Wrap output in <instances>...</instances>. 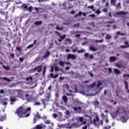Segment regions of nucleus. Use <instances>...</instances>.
<instances>
[{"label":"nucleus","mask_w":129,"mask_h":129,"mask_svg":"<svg viewBox=\"0 0 129 129\" xmlns=\"http://www.w3.org/2000/svg\"><path fill=\"white\" fill-rule=\"evenodd\" d=\"M111 116L114 118V117H119L122 122H126L127 119L125 117L127 115V113L124 111V110L122 108H119L118 109L116 112H115V115L111 114Z\"/></svg>","instance_id":"nucleus-1"},{"label":"nucleus","mask_w":129,"mask_h":129,"mask_svg":"<svg viewBox=\"0 0 129 129\" xmlns=\"http://www.w3.org/2000/svg\"><path fill=\"white\" fill-rule=\"evenodd\" d=\"M31 110V107H28L27 108H23V107H19L17 110V113L20 117H28L30 116V114H27L26 115L27 112H29Z\"/></svg>","instance_id":"nucleus-2"},{"label":"nucleus","mask_w":129,"mask_h":129,"mask_svg":"<svg viewBox=\"0 0 129 129\" xmlns=\"http://www.w3.org/2000/svg\"><path fill=\"white\" fill-rule=\"evenodd\" d=\"M103 88H104V86L102 84V83L100 81H99L97 85V89L98 90L97 93H99V92L101 91V89H103Z\"/></svg>","instance_id":"nucleus-3"},{"label":"nucleus","mask_w":129,"mask_h":129,"mask_svg":"<svg viewBox=\"0 0 129 129\" xmlns=\"http://www.w3.org/2000/svg\"><path fill=\"white\" fill-rule=\"evenodd\" d=\"M35 93L34 91H28L27 92V94L25 95V97L26 98H29V99L32 97V96H34Z\"/></svg>","instance_id":"nucleus-4"},{"label":"nucleus","mask_w":129,"mask_h":129,"mask_svg":"<svg viewBox=\"0 0 129 129\" xmlns=\"http://www.w3.org/2000/svg\"><path fill=\"white\" fill-rule=\"evenodd\" d=\"M36 70L38 72H41V71H42V66H39L37 67H36L34 69L30 70V72H34Z\"/></svg>","instance_id":"nucleus-5"},{"label":"nucleus","mask_w":129,"mask_h":129,"mask_svg":"<svg viewBox=\"0 0 129 129\" xmlns=\"http://www.w3.org/2000/svg\"><path fill=\"white\" fill-rule=\"evenodd\" d=\"M93 122L95 125H99V117L96 116V118L93 119Z\"/></svg>","instance_id":"nucleus-6"},{"label":"nucleus","mask_w":129,"mask_h":129,"mask_svg":"<svg viewBox=\"0 0 129 129\" xmlns=\"http://www.w3.org/2000/svg\"><path fill=\"white\" fill-rule=\"evenodd\" d=\"M63 89L64 91H68L70 93L72 92V90H69V86L67 84H64L63 85Z\"/></svg>","instance_id":"nucleus-7"},{"label":"nucleus","mask_w":129,"mask_h":129,"mask_svg":"<svg viewBox=\"0 0 129 129\" xmlns=\"http://www.w3.org/2000/svg\"><path fill=\"white\" fill-rule=\"evenodd\" d=\"M68 59H72V60H75L76 59V55L70 53L68 55Z\"/></svg>","instance_id":"nucleus-8"},{"label":"nucleus","mask_w":129,"mask_h":129,"mask_svg":"<svg viewBox=\"0 0 129 129\" xmlns=\"http://www.w3.org/2000/svg\"><path fill=\"white\" fill-rule=\"evenodd\" d=\"M117 57L115 56H110L109 57V62L110 63L117 61Z\"/></svg>","instance_id":"nucleus-9"},{"label":"nucleus","mask_w":129,"mask_h":129,"mask_svg":"<svg viewBox=\"0 0 129 129\" xmlns=\"http://www.w3.org/2000/svg\"><path fill=\"white\" fill-rule=\"evenodd\" d=\"M58 126H59V127H66V128H70L71 129L72 127L71 126H68V124H61V125H59Z\"/></svg>","instance_id":"nucleus-10"},{"label":"nucleus","mask_w":129,"mask_h":129,"mask_svg":"<svg viewBox=\"0 0 129 129\" xmlns=\"http://www.w3.org/2000/svg\"><path fill=\"white\" fill-rule=\"evenodd\" d=\"M87 118H86V119L87 121H88V123H91L92 122V120H91V117L88 116L87 115H85Z\"/></svg>","instance_id":"nucleus-11"},{"label":"nucleus","mask_w":129,"mask_h":129,"mask_svg":"<svg viewBox=\"0 0 129 129\" xmlns=\"http://www.w3.org/2000/svg\"><path fill=\"white\" fill-rule=\"evenodd\" d=\"M59 37L60 39H58V42H59L60 43H61V42H62V41H63V40H64V39H65V37H66V35H61V34H60Z\"/></svg>","instance_id":"nucleus-12"},{"label":"nucleus","mask_w":129,"mask_h":129,"mask_svg":"<svg viewBox=\"0 0 129 129\" xmlns=\"http://www.w3.org/2000/svg\"><path fill=\"white\" fill-rule=\"evenodd\" d=\"M67 3L66 2H63L62 4L60 5V8L61 9H63V10H66L67 7L66 6Z\"/></svg>","instance_id":"nucleus-13"},{"label":"nucleus","mask_w":129,"mask_h":129,"mask_svg":"<svg viewBox=\"0 0 129 129\" xmlns=\"http://www.w3.org/2000/svg\"><path fill=\"white\" fill-rule=\"evenodd\" d=\"M16 100H17V99H16V98H15L14 97H11L10 100H11V102L10 103V104L12 105H13V104H14V102H15Z\"/></svg>","instance_id":"nucleus-14"},{"label":"nucleus","mask_w":129,"mask_h":129,"mask_svg":"<svg viewBox=\"0 0 129 129\" xmlns=\"http://www.w3.org/2000/svg\"><path fill=\"white\" fill-rule=\"evenodd\" d=\"M72 51L73 52V53H76L77 52V50H78V47L73 45L72 47Z\"/></svg>","instance_id":"nucleus-15"},{"label":"nucleus","mask_w":129,"mask_h":129,"mask_svg":"<svg viewBox=\"0 0 129 129\" xmlns=\"http://www.w3.org/2000/svg\"><path fill=\"white\" fill-rule=\"evenodd\" d=\"M7 101H8V99H7V98L2 99V102L3 103V105H7V104H8Z\"/></svg>","instance_id":"nucleus-16"},{"label":"nucleus","mask_w":129,"mask_h":129,"mask_svg":"<svg viewBox=\"0 0 129 129\" xmlns=\"http://www.w3.org/2000/svg\"><path fill=\"white\" fill-rule=\"evenodd\" d=\"M116 15H117V16L119 15H126L127 13L126 12H124L123 11H120L119 12H116L115 13Z\"/></svg>","instance_id":"nucleus-17"},{"label":"nucleus","mask_w":129,"mask_h":129,"mask_svg":"<svg viewBox=\"0 0 129 129\" xmlns=\"http://www.w3.org/2000/svg\"><path fill=\"white\" fill-rule=\"evenodd\" d=\"M36 100H37V98L33 97V96L29 99L30 102H34V101H36Z\"/></svg>","instance_id":"nucleus-18"},{"label":"nucleus","mask_w":129,"mask_h":129,"mask_svg":"<svg viewBox=\"0 0 129 129\" xmlns=\"http://www.w3.org/2000/svg\"><path fill=\"white\" fill-rule=\"evenodd\" d=\"M51 78H57L58 76H59V75L58 74H56L55 75L53 73H51L50 74Z\"/></svg>","instance_id":"nucleus-19"},{"label":"nucleus","mask_w":129,"mask_h":129,"mask_svg":"<svg viewBox=\"0 0 129 129\" xmlns=\"http://www.w3.org/2000/svg\"><path fill=\"white\" fill-rule=\"evenodd\" d=\"M114 73L116 74V75H118L119 73H120V71L116 69H113Z\"/></svg>","instance_id":"nucleus-20"},{"label":"nucleus","mask_w":129,"mask_h":129,"mask_svg":"<svg viewBox=\"0 0 129 129\" xmlns=\"http://www.w3.org/2000/svg\"><path fill=\"white\" fill-rule=\"evenodd\" d=\"M49 55H50V52L48 51L45 52V55L43 56L44 58H48L49 56Z\"/></svg>","instance_id":"nucleus-21"},{"label":"nucleus","mask_w":129,"mask_h":129,"mask_svg":"<svg viewBox=\"0 0 129 129\" xmlns=\"http://www.w3.org/2000/svg\"><path fill=\"white\" fill-rule=\"evenodd\" d=\"M62 99L64 102V103H66L68 101V98L66 96H62Z\"/></svg>","instance_id":"nucleus-22"},{"label":"nucleus","mask_w":129,"mask_h":129,"mask_svg":"<svg viewBox=\"0 0 129 129\" xmlns=\"http://www.w3.org/2000/svg\"><path fill=\"white\" fill-rule=\"evenodd\" d=\"M64 113H65L66 116L67 117V118H68V117H69V116H70V112L69 111H68V110L66 111Z\"/></svg>","instance_id":"nucleus-23"},{"label":"nucleus","mask_w":129,"mask_h":129,"mask_svg":"<svg viewBox=\"0 0 129 129\" xmlns=\"http://www.w3.org/2000/svg\"><path fill=\"white\" fill-rule=\"evenodd\" d=\"M89 49L91 51H93V52H95V51H97V49H95L94 47L91 46L89 47Z\"/></svg>","instance_id":"nucleus-24"},{"label":"nucleus","mask_w":129,"mask_h":129,"mask_svg":"<svg viewBox=\"0 0 129 129\" xmlns=\"http://www.w3.org/2000/svg\"><path fill=\"white\" fill-rule=\"evenodd\" d=\"M6 120V116H0V121H4Z\"/></svg>","instance_id":"nucleus-25"},{"label":"nucleus","mask_w":129,"mask_h":129,"mask_svg":"<svg viewBox=\"0 0 129 129\" xmlns=\"http://www.w3.org/2000/svg\"><path fill=\"white\" fill-rule=\"evenodd\" d=\"M66 41L68 42V43H69L70 44H72V40H71V39L70 38H67Z\"/></svg>","instance_id":"nucleus-26"},{"label":"nucleus","mask_w":129,"mask_h":129,"mask_svg":"<svg viewBox=\"0 0 129 129\" xmlns=\"http://www.w3.org/2000/svg\"><path fill=\"white\" fill-rule=\"evenodd\" d=\"M56 29L58 30V31H61V30H63V27H59V25H56Z\"/></svg>","instance_id":"nucleus-27"},{"label":"nucleus","mask_w":129,"mask_h":129,"mask_svg":"<svg viewBox=\"0 0 129 129\" xmlns=\"http://www.w3.org/2000/svg\"><path fill=\"white\" fill-rule=\"evenodd\" d=\"M73 109L75 110V111H77V110H80L81 109V107H73Z\"/></svg>","instance_id":"nucleus-28"},{"label":"nucleus","mask_w":129,"mask_h":129,"mask_svg":"<svg viewBox=\"0 0 129 129\" xmlns=\"http://www.w3.org/2000/svg\"><path fill=\"white\" fill-rule=\"evenodd\" d=\"M120 3H118V4L116 6V9L117 10H120Z\"/></svg>","instance_id":"nucleus-29"},{"label":"nucleus","mask_w":129,"mask_h":129,"mask_svg":"<svg viewBox=\"0 0 129 129\" xmlns=\"http://www.w3.org/2000/svg\"><path fill=\"white\" fill-rule=\"evenodd\" d=\"M3 80H6V81H8V82H11L12 80H11L10 79H8L7 77H4L3 78Z\"/></svg>","instance_id":"nucleus-30"},{"label":"nucleus","mask_w":129,"mask_h":129,"mask_svg":"<svg viewBox=\"0 0 129 129\" xmlns=\"http://www.w3.org/2000/svg\"><path fill=\"white\" fill-rule=\"evenodd\" d=\"M34 24L37 26H38V25H41V24H42V21H36L34 22Z\"/></svg>","instance_id":"nucleus-31"},{"label":"nucleus","mask_w":129,"mask_h":129,"mask_svg":"<svg viewBox=\"0 0 129 129\" xmlns=\"http://www.w3.org/2000/svg\"><path fill=\"white\" fill-rule=\"evenodd\" d=\"M115 66H116V67H118V68H121V64H120L119 62L116 63Z\"/></svg>","instance_id":"nucleus-32"},{"label":"nucleus","mask_w":129,"mask_h":129,"mask_svg":"<svg viewBox=\"0 0 129 129\" xmlns=\"http://www.w3.org/2000/svg\"><path fill=\"white\" fill-rule=\"evenodd\" d=\"M22 8L23 9H24L25 10H27V9H28V6H27V5L26 4H23L22 6Z\"/></svg>","instance_id":"nucleus-33"},{"label":"nucleus","mask_w":129,"mask_h":129,"mask_svg":"<svg viewBox=\"0 0 129 129\" xmlns=\"http://www.w3.org/2000/svg\"><path fill=\"white\" fill-rule=\"evenodd\" d=\"M47 70V66H44L43 68V74L45 75V73H46V71Z\"/></svg>","instance_id":"nucleus-34"},{"label":"nucleus","mask_w":129,"mask_h":129,"mask_svg":"<svg viewBox=\"0 0 129 129\" xmlns=\"http://www.w3.org/2000/svg\"><path fill=\"white\" fill-rule=\"evenodd\" d=\"M79 122H81V124L82 123V121H83V117H80L78 118Z\"/></svg>","instance_id":"nucleus-35"},{"label":"nucleus","mask_w":129,"mask_h":129,"mask_svg":"<svg viewBox=\"0 0 129 129\" xmlns=\"http://www.w3.org/2000/svg\"><path fill=\"white\" fill-rule=\"evenodd\" d=\"M77 52H78V53L80 54L81 53H84L85 52V50L83 49H82L81 50V51L80 50H78Z\"/></svg>","instance_id":"nucleus-36"},{"label":"nucleus","mask_w":129,"mask_h":129,"mask_svg":"<svg viewBox=\"0 0 129 129\" xmlns=\"http://www.w3.org/2000/svg\"><path fill=\"white\" fill-rule=\"evenodd\" d=\"M99 104V103L97 101L94 102V105L96 107H98Z\"/></svg>","instance_id":"nucleus-37"},{"label":"nucleus","mask_w":129,"mask_h":129,"mask_svg":"<svg viewBox=\"0 0 129 129\" xmlns=\"http://www.w3.org/2000/svg\"><path fill=\"white\" fill-rule=\"evenodd\" d=\"M111 38V36H110V35L109 34H107L106 36V40H109Z\"/></svg>","instance_id":"nucleus-38"},{"label":"nucleus","mask_w":129,"mask_h":129,"mask_svg":"<svg viewBox=\"0 0 129 129\" xmlns=\"http://www.w3.org/2000/svg\"><path fill=\"white\" fill-rule=\"evenodd\" d=\"M64 61H62V60H60V61H59V65L60 66H62V67H64Z\"/></svg>","instance_id":"nucleus-39"},{"label":"nucleus","mask_w":129,"mask_h":129,"mask_svg":"<svg viewBox=\"0 0 129 129\" xmlns=\"http://www.w3.org/2000/svg\"><path fill=\"white\" fill-rule=\"evenodd\" d=\"M2 67H3V68L6 70H10V67H9V66H2Z\"/></svg>","instance_id":"nucleus-40"},{"label":"nucleus","mask_w":129,"mask_h":129,"mask_svg":"<svg viewBox=\"0 0 129 129\" xmlns=\"http://www.w3.org/2000/svg\"><path fill=\"white\" fill-rule=\"evenodd\" d=\"M115 2H116V0H111V5L114 6L115 5Z\"/></svg>","instance_id":"nucleus-41"},{"label":"nucleus","mask_w":129,"mask_h":129,"mask_svg":"<svg viewBox=\"0 0 129 129\" xmlns=\"http://www.w3.org/2000/svg\"><path fill=\"white\" fill-rule=\"evenodd\" d=\"M95 42H96V43H102V42H103V39H101L100 40H95Z\"/></svg>","instance_id":"nucleus-42"},{"label":"nucleus","mask_w":129,"mask_h":129,"mask_svg":"<svg viewBox=\"0 0 129 129\" xmlns=\"http://www.w3.org/2000/svg\"><path fill=\"white\" fill-rule=\"evenodd\" d=\"M88 9H91V10H92V11H94V7L93 6V5H92L91 6H88Z\"/></svg>","instance_id":"nucleus-43"},{"label":"nucleus","mask_w":129,"mask_h":129,"mask_svg":"<svg viewBox=\"0 0 129 129\" xmlns=\"http://www.w3.org/2000/svg\"><path fill=\"white\" fill-rule=\"evenodd\" d=\"M29 80H30L31 81H32V80H33V77H29L28 78H26V81H29Z\"/></svg>","instance_id":"nucleus-44"},{"label":"nucleus","mask_w":129,"mask_h":129,"mask_svg":"<svg viewBox=\"0 0 129 129\" xmlns=\"http://www.w3.org/2000/svg\"><path fill=\"white\" fill-rule=\"evenodd\" d=\"M120 47L124 49H125V48H129V44L126 46L121 45Z\"/></svg>","instance_id":"nucleus-45"},{"label":"nucleus","mask_w":129,"mask_h":129,"mask_svg":"<svg viewBox=\"0 0 129 129\" xmlns=\"http://www.w3.org/2000/svg\"><path fill=\"white\" fill-rule=\"evenodd\" d=\"M16 50L17 51H19V52H22V48H21L20 47H16Z\"/></svg>","instance_id":"nucleus-46"},{"label":"nucleus","mask_w":129,"mask_h":129,"mask_svg":"<svg viewBox=\"0 0 129 129\" xmlns=\"http://www.w3.org/2000/svg\"><path fill=\"white\" fill-rule=\"evenodd\" d=\"M95 84H96V82H95L93 83L92 84L90 85V87H91V88H92V87H93V86H94Z\"/></svg>","instance_id":"nucleus-47"},{"label":"nucleus","mask_w":129,"mask_h":129,"mask_svg":"<svg viewBox=\"0 0 129 129\" xmlns=\"http://www.w3.org/2000/svg\"><path fill=\"white\" fill-rule=\"evenodd\" d=\"M84 56L86 57V58H88V57L89 56V53H85L84 54Z\"/></svg>","instance_id":"nucleus-48"},{"label":"nucleus","mask_w":129,"mask_h":129,"mask_svg":"<svg viewBox=\"0 0 129 129\" xmlns=\"http://www.w3.org/2000/svg\"><path fill=\"white\" fill-rule=\"evenodd\" d=\"M28 11L29 12H32L33 11V7L30 6L28 8Z\"/></svg>","instance_id":"nucleus-49"},{"label":"nucleus","mask_w":129,"mask_h":129,"mask_svg":"<svg viewBox=\"0 0 129 129\" xmlns=\"http://www.w3.org/2000/svg\"><path fill=\"white\" fill-rule=\"evenodd\" d=\"M22 93H23V91L22 90H19L18 92V95H22Z\"/></svg>","instance_id":"nucleus-50"},{"label":"nucleus","mask_w":129,"mask_h":129,"mask_svg":"<svg viewBox=\"0 0 129 129\" xmlns=\"http://www.w3.org/2000/svg\"><path fill=\"white\" fill-rule=\"evenodd\" d=\"M36 117L37 118H38V119H40V118H42V117H41V115H40V114H38L37 113V114L36 115Z\"/></svg>","instance_id":"nucleus-51"},{"label":"nucleus","mask_w":129,"mask_h":129,"mask_svg":"<svg viewBox=\"0 0 129 129\" xmlns=\"http://www.w3.org/2000/svg\"><path fill=\"white\" fill-rule=\"evenodd\" d=\"M78 27H79V23H77L74 26V28H78Z\"/></svg>","instance_id":"nucleus-52"},{"label":"nucleus","mask_w":129,"mask_h":129,"mask_svg":"<svg viewBox=\"0 0 129 129\" xmlns=\"http://www.w3.org/2000/svg\"><path fill=\"white\" fill-rule=\"evenodd\" d=\"M100 13H101V12L98 9L97 10H96V11L95 12V13L97 14V15H99V14H100Z\"/></svg>","instance_id":"nucleus-53"},{"label":"nucleus","mask_w":129,"mask_h":129,"mask_svg":"<svg viewBox=\"0 0 129 129\" xmlns=\"http://www.w3.org/2000/svg\"><path fill=\"white\" fill-rule=\"evenodd\" d=\"M19 60H20V61H21V62H23V61H24V60H25V57H24V58L19 57Z\"/></svg>","instance_id":"nucleus-54"},{"label":"nucleus","mask_w":129,"mask_h":129,"mask_svg":"<svg viewBox=\"0 0 129 129\" xmlns=\"http://www.w3.org/2000/svg\"><path fill=\"white\" fill-rule=\"evenodd\" d=\"M103 124V120H101L100 121H99V124Z\"/></svg>","instance_id":"nucleus-55"},{"label":"nucleus","mask_w":129,"mask_h":129,"mask_svg":"<svg viewBox=\"0 0 129 129\" xmlns=\"http://www.w3.org/2000/svg\"><path fill=\"white\" fill-rule=\"evenodd\" d=\"M33 46H34V44H30L29 45L28 47H27V49H30V48H32V47H33Z\"/></svg>","instance_id":"nucleus-56"},{"label":"nucleus","mask_w":129,"mask_h":129,"mask_svg":"<svg viewBox=\"0 0 129 129\" xmlns=\"http://www.w3.org/2000/svg\"><path fill=\"white\" fill-rule=\"evenodd\" d=\"M88 58H89L90 59H93V55L90 54V55H89Z\"/></svg>","instance_id":"nucleus-57"},{"label":"nucleus","mask_w":129,"mask_h":129,"mask_svg":"<svg viewBox=\"0 0 129 129\" xmlns=\"http://www.w3.org/2000/svg\"><path fill=\"white\" fill-rule=\"evenodd\" d=\"M126 77H129V74H125L123 75L124 78H126Z\"/></svg>","instance_id":"nucleus-58"},{"label":"nucleus","mask_w":129,"mask_h":129,"mask_svg":"<svg viewBox=\"0 0 129 129\" xmlns=\"http://www.w3.org/2000/svg\"><path fill=\"white\" fill-rule=\"evenodd\" d=\"M46 101V100H45V99H42V100H41V102H42V104H43V105H45V102Z\"/></svg>","instance_id":"nucleus-59"},{"label":"nucleus","mask_w":129,"mask_h":129,"mask_svg":"<svg viewBox=\"0 0 129 129\" xmlns=\"http://www.w3.org/2000/svg\"><path fill=\"white\" fill-rule=\"evenodd\" d=\"M57 116H58V115L56 113H54L53 114V117H54V118H56V117H57Z\"/></svg>","instance_id":"nucleus-60"},{"label":"nucleus","mask_w":129,"mask_h":129,"mask_svg":"<svg viewBox=\"0 0 129 129\" xmlns=\"http://www.w3.org/2000/svg\"><path fill=\"white\" fill-rule=\"evenodd\" d=\"M45 123H46L47 124H50V123H51V122L50 121V120H47L45 122Z\"/></svg>","instance_id":"nucleus-61"},{"label":"nucleus","mask_w":129,"mask_h":129,"mask_svg":"<svg viewBox=\"0 0 129 129\" xmlns=\"http://www.w3.org/2000/svg\"><path fill=\"white\" fill-rule=\"evenodd\" d=\"M0 93L1 94H3V93H5V91H4V90H3V89L0 90Z\"/></svg>","instance_id":"nucleus-62"},{"label":"nucleus","mask_w":129,"mask_h":129,"mask_svg":"<svg viewBox=\"0 0 129 129\" xmlns=\"http://www.w3.org/2000/svg\"><path fill=\"white\" fill-rule=\"evenodd\" d=\"M54 69L55 71H59V68H58V67H55Z\"/></svg>","instance_id":"nucleus-63"},{"label":"nucleus","mask_w":129,"mask_h":129,"mask_svg":"<svg viewBox=\"0 0 129 129\" xmlns=\"http://www.w3.org/2000/svg\"><path fill=\"white\" fill-rule=\"evenodd\" d=\"M111 126L110 125H108L106 127H105V129H109L110 128Z\"/></svg>","instance_id":"nucleus-64"}]
</instances>
